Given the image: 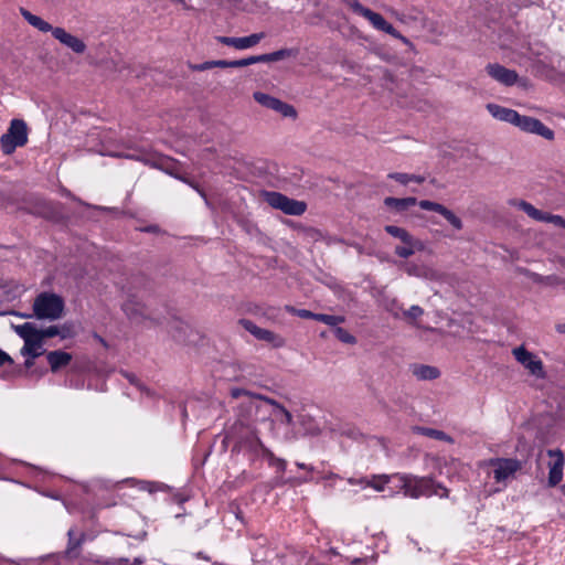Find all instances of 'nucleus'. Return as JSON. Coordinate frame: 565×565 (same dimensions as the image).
Wrapping results in <instances>:
<instances>
[{"instance_id":"28","label":"nucleus","mask_w":565,"mask_h":565,"mask_svg":"<svg viewBox=\"0 0 565 565\" xmlns=\"http://www.w3.org/2000/svg\"><path fill=\"white\" fill-rule=\"evenodd\" d=\"M15 333L23 339L24 342L42 337V329H38L33 323L25 322L23 324L13 326Z\"/></svg>"},{"instance_id":"51","label":"nucleus","mask_w":565,"mask_h":565,"mask_svg":"<svg viewBox=\"0 0 565 565\" xmlns=\"http://www.w3.org/2000/svg\"><path fill=\"white\" fill-rule=\"evenodd\" d=\"M539 281L544 282L546 285H556L559 282V280L556 276H546L544 278H540Z\"/></svg>"},{"instance_id":"10","label":"nucleus","mask_w":565,"mask_h":565,"mask_svg":"<svg viewBox=\"0 0 565 565\" xmlns=\"http://www.w3.org/2000/svg\"><path fill=\"white\" fill-rule=\"evenodd\" d=\"M514 359L523 365L530 374L537 379H544L545 372L543 362L534 353L527 351L524 345L516 347L512 350Z\"/></svg>"},{"instance_id":"39","label":"nucleus","mask_w":565,"mask_h":565,"mask_svg":"<svg viewBox=\"0 0 565 565\" xmlns=\"http://www.w3.org/2000/svg\"><path fill=\"white\" fill-rule=\"evenodd\" d=\"M390 481V477L386 475L373 476L371 480L365 481L367 487L373 488L376 491H383L385 484Z\"/></svg>"},{"instance_id":"33","label":"nucleus","mask_w":565,"mask_h":565,"mask_svg":"<svg viewBox=\"0 0 565 565\" xmlns=\"http://www.w3.org/2000/svg\"><path fill=\"white\" fill-rule=\"evenodd\" d=\"M384 230L391 236L399 239L402 244L409 245V243L418 241V238L414 237L408 231L396 225H386Z\"/></svg>"},{"instance_id":"20","label":"nucleus","mask_w":565,"mask_h":565,"mask_svg":"<svg viewBox=\"0 0 565 565\" xmlns=\"http://www.w3.org/2000/svg\"><path fill=\"white\" fill-rule=\"evenodd\" d=\"M20 13L30 25L38 29L40 32H44V33L51 32L53 34V31L56 26L51 25L49 22L44 21L41 17L31 13L25 8H20Z\"/></svg>"},{"instance_id":"1","label":"nucleus","mask_w":565,"mask_h":565,"mask_svg":"<svg viewBox=\"0 0 565 565\" xmlns=\"http://www.w3.org/2000/svg\"><path fill=\"white\" fill-rule=\"evenodd\" d=\"M230 395L237 403L233 407L234 418L226 427L225 435H233L234 431L238 434L245 430H257V423L265 420L269 415L266 397L239 387L231 388Z\"/></svg>"},{"instance_id":"35","label":"nucleus","mask_w":565,"mask_h":565,"mask_svg":"<svg viewBox=\"0 0 565 565\" xmlns=\"http://www.w3.org/2000/svg\"><path fill=\"white\" fill-rule=\"evenodd\" d=\"M384 230L391 236L399 239L402 244L409 245V243L418 241V238L414 237L408 231L396 225H386Z\"/></svg>"},{"instance_id":"56","label":"nucleus","mask_w":565,"mask_h":565,"mask_svg":"<svg viewBox=\"0 0 565 565\" xmlns=\"http://www.w3.org/2000/svg\"><path fill=\"white\" fill-rule=\"evenodd\" d=\"M171 1L182 6V8L185 9V10H191L192 9V7L190 4H188V2L185 0H171Z\"/></svg>"},{"instance_id":"27","label":"nucleus","mask_w":565,"mask_h":565,"mask_svg":"<svg viewBox=\"0 0 565 565\" xmlns=\"http://www.w3.org/2000/svg\"><path fill=\"white\" fill-rule=\"evenodd\" d=\"M384 204L396 210L397 212H403L418 204V202L417 199L413 196L402 199L388 196L384 199Z\"/></svg>"},{"instance_id":"11","label":"nucleus","mask_w":565,"mask_h":565,"mask_svg":"<svg viewBox=\"0 0 565 565\" xmlns=\"http://www.w3.org/2000/svg\"><path fill=\"white\" fill-rule=\"evenodd\" d=\"M546 455L550 458L547 462V486L554 488L563 480L565 458L561 449H547Z\"/></svg>"},{"instance_id":"8","label":"nucleus","mask_w":565,"mask_h":565,"mask_svg":"<svg viewBox=\"0 0 565 565\" xmlns=\"http://www.w3.org/2000/svg\"><path fill=\"white\" fill-rule=\"evenodd\" d=\"M491 470L489 475L493 477L497 483L507 484L508 480L513 478L521 468V462L513 458H491L486 462Z\"/></svg>"},{"instance_id":"57","label":"nucleus","mask_w":565,"mask_h":565,"mask_svg":"<svg viewBox=\"0 0 565 565\" xmlns=\"http://www.w3.org/2000/svg\"><path fill=\"white\" fill-rule=\"evenodd\" d=\"M25 358H26V359H25L24 364H25V367H28V369H29V367H31V366L33 365V363H34V362H33V361H34V359H31V358H29V356H25Z\"/></svg>"},{"instance_id":"61","label":"nucleus","mask_w":565,"mask_h":565,"mask_svg":"<svg viewBox=\"0 0 565 565\" xmlns=\"http://www.w3.org/2000/svg\"><path fill=\"white\" fill-rule=\"evenodd\" d=\"M129 559L128 558H122L119 561L120 564H128Z\"/></svg>"},{"instance_id":"5","label":"nucleus","mask_w":565,"mask_h":565,"mask_svg":"<svg viewBox=\"0 0 565 565\" xmlns=\"http://www.w3.org/2000/svg\"><path fill=\"white\" fill-rule=\"evenodd\" d=\"M108 154L111 157L137 160V161H140V162L151 167V168L161 170L169 175L179 178V174H178L179 164L174 159H172L168 156H162V154H158V153H148V152H143V153H139V154L113 152V153H108Z\"/></svg>"},{"instance_id":"12","label":"nucleus","mask_w":565,"mask_h":565,"mask_svg":"<svg viewBox=\"0 0 565 565\" xmlns=\"http://www.w3.org/2000/svg\"><path fill=\"white\" fill-rule=\"evenodd\" d=\"M254 99L262 106L275 110L280 114L282 117L296 118L297 111L292 105H289L279 98L270 96L266 93L255 92L253 94Z\"/></svg>"},{"instance_id":"25","label":"nucleus","mask_w":565,"mask_h":565,"mask_svg":"<svg viewBox=\"0 0 565 565\" xmlns=\"http://www.w3.org/2000/svg\"><path fill=\"white\" fill-rule=\"evenodd\" d=\"M74 335L73 328L71 324L63 326H50L45 329H42V337L44 339L60 337L61 339H68Z\"/></svg>"},{"instance_id":"49","label":"nucleus","mask_w":565,"mask_h":565,"mask_svg":"<svg viewBox=\"0 0 565 565\" xmlns=\"http://www.w3.org/2000/svg\"><path fill=\"white\" fill-rule=\"evenodd\" d=\"M190 68L192 71H196V72H202V71L211 70V68H213V61H206V62L201 63V64H193V65H190Z\"/></svg>"},{"instance_id":"7","label":"nucleus","mask_w":565,"mask_h":565,"mask_svg":"<svg viewBox=\"0 0 565 565\" xmlns=\"http://www.w3.org/2000/svg\"><path fill=\"white\" fill-rule=\"evenodd\" d=\"M348 6L352 9L356 14L365 18L370 21V23L380 31H383L395 39L402 40L404 43H407L408 40L403 36L391 23H388L380 13L373 12L371 9L362 6L358 0H349Z\"/></svg>"},{"instance_id":"17","label":"nucleus","mask_w":565,"mask_h":565,"mask_svg":"<svg viewBox=\"0 0 565 565\" xmlns=\"http://www.w3.org/2000/svg\"><path fill=\"white\" fill-rule=\"evenodd\" d=\"M239 323L246 331H248L250 334H253L256 339L260 341L271 343L276 348H279L284 344L282 338H280L270 330L263 329L256 326L252 320L242 319Z\"/></svg>"},{"instance_id":"4","label":"nucleus","mask_w":565,"mask_h":565,"mask_svg":"<svg viewBox=\"0 0 565 565\" xmlns=\"http://www.w3.org/2000/svg\"><path fill=\"white\" fill-rule=\"evenodd\" d=\"M34 316L41 320L54 321L62 317L64 300L53 292H41L33 302Z\"/></svg>"},{"instance_id":"45","label":"nucleus","mask_w":565,"mask_h":565,"mask_svg":"<svg viewBox=\"0 0 565 565\" xmlns=\"http://www.w3.org/2000/svg\"><path fill=\"white\" fill-rule=\"evenodd\" d=\"M286 310L295 316H298L302 319H313L316 320V315L315 312H311L310 310H307V309H296L291 306H286Z\"/></svg>"},{"instance_id":"38","label":"nucleus","mask_w":565,"mask_h":565,"mask_svg":"<svg viewBox=\"0 0 565 565\" xmlns=\"http://www.w3.org/2000/svg\"><path fill=\"white\" fill-rule=\"evenodd\" d=\"M265 460L270 467L275 468L278 473L286 471L287 461L282 458L276 457L271 451H269V455L265 458Z\"/></svg>"},{"instance_id":"55","label":"nucleus","mask_w":565,"mask_h":565,"mask_svg":"<svg viewBox=\"0 0 565 565\" xmlns=\"http://www.w3.org/2000/svg\"><path fill=\"white\" fill-rule=\"evenodd\" d=\"M297 467L299 469H303V470H307L309 472H313L315 471V467L313 466H310V465H306L303 462H296Z\"/></svg>"},{"instance_id":"16","label":"nucleus","mask_w":565,"mask_h":565,"mask_svg":"<svg viewBox=\"0 0 565 565\" xmlns=\"http://www.w3.org/2000/svg\"><path fill=\"white\" fill-rule=\"evenodd\" d=\"M52 36L75 54H83L87 49L82 39L67 32L64 28L56 26Z\"/></svg>"},{"instance_id":"32","label":"nucleus","mask_w":565,"mask_h":565,"mask_svg":"<svg viewBox=\"0 0 565 565\" xmlns=\"http://www.w3.org/2000/svg\"><path fill=\"white\" fill-rule=\"evenodd\" d=\"M384 230L391 236L399 239L402 244L409 245V243L418 241V238L414 237L408 231L396 225H386Z\"/></svg>"},{"instance_id":"42","label":"nucleus","mask_w":565,"mask_h":565,"mask_svg":"<svg viewBox=\"0 0 565 565\" xmlns=\"http://www.w3.org/2000/svg\"><path fill=\"white\" fill-rule=\"evenodd\" d=\"M291 55V50L282 49L271 53L264 54L265 62H276Z\"/></svg>"},{"instance_id":"44","label":"nucleus","mask_w":565,"mask_h":565,"mask_svg":"<svg viewBox=\"0 0 565 565\" xmlns=\"http://www.w3.org/2000/svg\"><path fill=\"white\" fill-rule=\"evenodd\" d=\"M424 435L431 437L437 440L451 441L452 439L443 430L433 429V428H424Z\"/></svg>"},{"instance_id":"37","label":"nucleus","mask_w":565,"mask_h":565,"mask_svg":"<svg viewBox=\"0 0 565 565\" xmlns=\"http://www.w3.org/2000/svg\"><path fill=\"white\" fill-rule=\"evenodd\" d=\"M190 330V326L183 321H174L171 329L172 337L179 342H186V332Z\"/></svg>"},{"instance_id":"60","label":"nucleus","mask_w":565,"mask_h":565,"mask_svg":"<svg viewBox=\"0 0 565 565\" xmlns=\"http://www.w3.org/2000/svg\"><path fill=\"white\" fill-rule=\"evenodd\" d=\"M15 316H19L21 318H29L30 316L29 315H23V313H17V312H13Z\"/></svg>"},{"instance_id":"48","label":"nucleus","mask_w":565,"mask_h":565,"mask_svg":"<svg viewBox=\"0 0 565 565\" xmlns=\"http://www.w3.org/2000/svg\"><path fill=\"white\" fill-rule=\"evenodd\" d=\"M405 271L409 276L420 277V276H423L424 269L415 264H406Z\"/></svg>"},{"instance_id":"26","label":"nucleus","mask_w":565,"mask_h":565,"mask_svg":"<svg viewBox=\"0 0 565 565\" xmlns=\"http://www.w3.org/2000/svg\"><path fill=\"white\" fill-rule=\"evenodd\" d=\"M413 375L420 381H430L440 376V371L431 365H414L412 369Z\"/></svg>"},{"instance_id":"58","label":"nucleus","mask_w":565,"mask_h":565,"mask_svg":"<svg viewBox=\"0 0 565 565\" xmlns=\"http://www.w3.org/2000/svg\"><path fill=\"white\" fill-rule=\"evenodd\" d=\"M312 480H313L312 477H303V478L298 479L297 482L298 483H303V482H310Z\"/></svg>"},{"instance_id":"22","label":"nucleus","mask_w":565,"mask_h":565,"mask_svg":"<svg viewBox=\"0 0 565 565\" xmlns=\"http://www.w3.org/2000/svg\"><path fill=\"white\" fill-rule=\"evenodd\" d=\"M43 341V337H38L24 342V345L21 349V354L31 359L41 356L44 353Z\"/></svg>"},{"instance_id":"41","label":"nucleus","mask_w":565,"mask_h":565,"mask_svg":"<svg viewBox=\"0 0 565 565\" xmlns=\"http://www.w3.org/2000/svg\"><path fill=\"white\" fill-rule=\"evenodd\" d=\"M120 373L129 381V383L135 385L141 393L146 394L147 396H151L150 390L146 387L135 374L129 373L127 371H121Z\"/></svg>"},{"instance_id":"24","label":"nucleus","mask_w":565,"mask_h":565,"mask_svg":"<svg viewBox=\"0 0 565 565\" xmlns=\"http://www.w3.org/2000/svg\"><path fill=\"white\" fill-rule=\"evenodd\" d=\"M426 245L423 241H414L408 244L397 245L394 249L396 256L407 259L413 256L416 252H423Z\"/></svg>"},{"instance_id":"54","label":"nucleus","mask_w":565,"mask_h":565,"mask_svg":"<svg viewBox=\"0 0 565 565\" xmlns=\"http://www.w3.org/2000/svg\"><path fill=\"white\" fill-rule=\"evenodd\" d=\"M246 66L245 58L231 61V67H244Z\"/></svg>"},{"instance_id":"2","label":"nucleus","mask_w":565,"mask_h":565,"mask_svg":"<svg viewBox=\"0 0 565 565\" xmlns=\"http://www.w3.org/2000/svg\"><path fill=\"white\" fill-rule=\"evenodd\" d=\"M223 443L232 445V452L242 454L250 465L264 461L269 449L263 444L257 430L225 435Z\"/></svg>"},{"instance_id":"15","label":"nucleus","mask_w":565,"mask_h":565,"mask_svg":"<svg viewBox=\"0 0 565 565\" xmlns=\"http://www.w3.org/2000/svg\"><path fill=\"white\" fill-rule=\"evenodd\" d=\"M418 205L422 210L433 211L440 214L454 230L461 231L463 228L461 218L445 205L429 200H422L418 202Z\"/></svg>"},{"instance_id":"21","label":"nucleus","mask_w":565,"mask_h":565,"mask_svg":"<svg viewBox=\"0 0 565 565\" xmlns=\"http://www.w3.org/2000/svg\"><path fill=\"white\" fill-rule=\"evenodd\" d=\"M47 362L52 372H57L61 367L68 365L72 355L67 352L56 350L46 354Z\"/></svg>"},{"instance_id":"43","label":"nucleus","mask_w":565,"mask_h":565,"mask_svg":"<svg viewBox=\"0 0 565 565\" xmlns=\"http://www.w3.org/2000/svg\"><path fill=\"white\" fill-rule=\"evenodd\" d=\"M334 334L343 343L354 344L356 342L355 337L341 327L334 329Z\"/></svg>"},{"instance_id":"3","label":"nucleus","mask_w":565,"mask_h":565,"mask_svg":"<svg viewBox=\"0 0 565 565\" xmlns=\"http://www.w3.org/2000/svg\"><path fill=\"white\" fill-rule=\"evenodd\" d=\"M404 494L412 499L433 495L441 499L449 497V490L430 477H417L413 475H401L398 477Z\"/></svg>"},{"instance_id":"13","label":"nucleus","mask_w":565,"mask_h":565,"mask_svg":"<svg viewBox=\"0 0 565 565\" xmlns=\"http://www.w3.org/2000/svg\"><path fill=\"white\" fill-rule=\"evenodd\" d=\"M513 126L520 128L522 131L541 136L546 140L554 138V131L534 117L519 114V119L514 121Z\"/></svg>"},{"instance_id":"23","label":"nucleus","mask_w":565,"mask_h":565,"mask_svg":"<svg viewBox=\"0 0 565 565\" xmlns=\"http://www.w3.org/2000/svg\"><path fill=\"white\" fill-rule=\"evenodd\" d=\"M122 310L132 321H138L139 318L146 317L143 305L136 301L134 298H129L124 302Z\"/></svg>"},{"instance_id":"59","label":"nucleus","mask_w":565,"mask_h":565,"mask_svg":"<svg viewBox=\"0 0 565 565\" xmlns=\"http://www.w3.org/2000/svg\"><path fill=\"white\" fill-rule=\"evenodd\" d=\"M143 559L141 557H135L130 565H141Z\"/></svg>"},{"instance_id":"36","label":"nucleus","mask_w":565,"mask_h":565,"mask_svg":"<svg viewBox=\"0 0 565 565\" xmlns=\"http://www.w3.org/2000/svg\"><path fill=\"white\" fill-rule=\"evenodd\" d=\"M388 178L397 181L398 183H401L403 185H406L409 182H416V183L420 184L425 181V178L423 175L401 173V172L390 173Z\"/></svg>"},{"instance_id":"47","label":"nucleus","mask_w":565,"mask_h":565,"mask_svg":"<svg viewBox=\"0 0 565 565\" xmlns=\"http://www.w3.org/2000/svg\"><path fill=\"white\" fill-rule=\"evenodd\" d=\"M424 315V309L417 305L411 306V308L404 311V316L411 320H416Z\"/></svg>"},{"instance_id":"18","label":"nucleus","mask_w":565,"mask_h":565,"mask_svg":"<svg viewBox=\"0 0 565 565\" xmlns=\"http://www.w3.org/2000/svg\"><path fill=\"white\" fill-rule=\"evenodd\" d=\"M265 38V33H253L248 36L233 38V36H217L216 41L236 50H247L255 46Z\"/></svg>"},{"instance_id":"9","label":"nucleus","mask_w":565,"mask_h":565,"mask_svg":"<svg viewBox=\"0 0 565 565\" xmlns=\"http://www.w3.org/2000/svg\"><path fill=\"white\" fill-rule=\"evenodd\" d=\"M265 201L274 209L280 210L287 215L299 216L306 212L307 204L302 201L290 199L279 192H265Z\"/></svg>"},{"instance_id":"64","label":"nucleus","mask_w":565,"mask_h":565,"mask_svg":"<svg viewBox=\"0 0 565 565\" xmlns=\"http://www.w3.org/2000/svg\"><path fill=\"white\" fill-rule=\"evenodd\" d=\"M34 470L36 471V473H42V470H40L39 468H34Z\"/></svg>"},{"instance_id":"50","label":"nucleus","mask_w":565,"mask_h":565,"mask_svg":"<svg viewBox=\"0 0 565 565\" xmlns=\"http://www.w3.org/2000/svg\"><path fill=\"white\" fill-rule=\"evenodd\" d=\"M245 62H246V66L256 64V63H260V62H265L264 54L246 57Z\"/></svg>"},{"instance_id":"46","label":"nucleus","mask_w":565,"mask_h":565,"mask_svg":"<svg viewBox=\"0 0 565 565\" xmlns=\"http://www.w3.org/2000/svg\"><path fill=\"white\" fill-rule=\"evenodd\" d=\"M542 222L552 223L558 227L565 228V220L561 215H554L545 212Z\"/></svg>"},{"instance_id":"52","label":"nucleus","mask_w":565,"mask_h":565,"mask_svg":"<svg viewBox=\"0 0 565 565\" xmlns=\"http://www.w3.org/2000/svg\"><path fill=\"white\" fill-rule=\"evenodd\" d=\"M214 67L228 68V67H231V61H225V60L213 61V68Z\"/></svg>"},{"instance_id":"30","label":"nucleus","mask_w":565,"mask_h":565,"mask_svg":"<svg viewBox=\"0 0 565 565\" xmlns=\"http://www.w3.org/2000/svg\"><path fill=\"white\" fill-rule=\"evenodd\" d=\"M510 204L523 211L529 217L542 222L545 212L536 209L531 203L523 200H512Z\"/></svg>"},{"instance_id":"14","label":"nucleus","mask_w":565,"mask_h":565,"mask_svg":"<svg viewBox=\"0 0 565 565\" xmlns=\"http://www.w3.org/2000/svg\"><path fill=\"white\" fill-rule=\"evenodd\" d=\"M487 72L493 79L505 86H512L516 83L522 86L526 85L525 79L519 81V75L515 71L509 70L498 63L488 64Z\"/></svg>"},{"instance_id":"34","label":"nucleus","mask_w":565,"mask_h":565,"mask_svg":"<svg viewBox=\"0 0 565 565\" xmlns=\"http://www.w3.org/2000/svg\"><path fill=\"white\" fill-rule=\"evenodd\" d=\"M384 230L391 236L399 239L402 244L409 245V243L418 241V238L414 237L408 231L396 225H386Z\"/></svg>"},{"instance_id":"29","label":"nucleus","mask_w":565,"mask_h":565,"mask_svg":"<svg viewBox=\"0 0 565 565\" xmlns=\"http://www.w3.org/2000/svg\"><path fill=\"white\" fill-rule=\"evenodd\" d=\"M266 405L267 408L270 406L273 407V414L282 423L286 425L292 424V415L289 411H287L282 405L277 403L276 401L266 397Z\"/></svg>"},{"instance_id":"31","label":"nucleus","mask_w":565,"mask_h":565,"mask_svg":"<svg viewBox=\"0 0 565 565\" xmlns=\"http://www.w3.org/2000/svg\"><path fill=\"white\" fill-rule=\"evenodd\" d=\"M384 230L391 236L399 239L402 244L409 245V243L418 241V238L414 237L408 231L396 225H386Z\"/></svg>"},{"instance_id":"62","label":"nucleus","mask_w":565,"mask_h":565,"mask_svg":"<svg viewBox=\"0 0 565 565\" xmlns=\"http://www.w3.org/2000/svg\"><path fill=\"white\" fill-rule=\"evenodd\" d=\"M198 557H203L204 559L209 561V557L203 556V555H202V553H199V554H198Z\"/></svg>"},{"instance_id":"40","label":"nucleus","mask_w":565,"mask_h":565,"mask_svg":"<svg viewBox=\"0 0 565 565\" xmlns=\"http://www.w3.org/2000/svg\"><path fill=\"white\" fill-rule=\"evenodd\" d=\"M316 320L320 321L327 326L335 327L344 321V317L342 316H333V315H326V313H317Z\"/></svg>"},{"instance_id":"19","label":"nucleus","mask_w":565,"mask_h":565,"mask_svg":"<svg viewBox=\"0 0 565 565\" xmlns=\"http://www.w3.org/2000/svg\"><path fill=\"white\" fill-rule=\"evenodd\" d=\"M487 110L493 118L500 121L509 122L511 125H514V121L519 119V113L516 110L500 106L498 104H488Z\"/></svg>"},{"instance_id":"6","label":"nucleus","mask_w":565,"mask_h":565,"mask_svg":"<svg viewBox=\"0 0 565 565\" xmlns=\"http://www.w3.org/2000/svg\"><path fill=\"white\" fill-rule=\"evenodd\" d=\"M28 142V126L22 119H12L6 134L0 138L1 150L11 154Z\"/></svg>"},{"instance_id":"63","label":"nucleus","mask_w":565,"mask_h":565,"mask_svg":"<svg viewBox=\"0 0 565 565\" xmlns=\"http://www.w3.org/2000/svg\"><path fill=\"white\" fill-rule=\"evenodd\" d=\"M67 534H68V536H70V537H72V535H73V530H68Z\"/></svg>"},{"instance_id":"53","label":"nucleus","mask_w":565,"mask_h":565,"mask_svg":"<svg viewBox=\"0 0 565 565\" xmlns=\"http://www.w3.org/2000/svg\"><path fill=\"white\" fill-rule=\"evenodd\" d=\"M7 362H12L11 358L2 350H0V366L4 365Z\"/></svg>"}]
</instances>
